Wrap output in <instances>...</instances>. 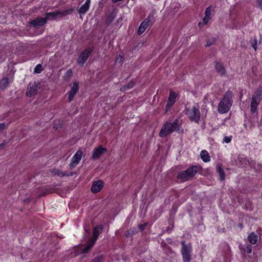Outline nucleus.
Listing matches in <instances>:
<instances>
[{"label":"nucleus","mask_w":262,"mask_h":262,"mask_svg":"<svg viewBox=\"0 0 262 262\" xmlns=\"http://www.w3.org/2000/svg\"><path fill=\"white\" fill-rule=\"evenodd\" d=\"M154 18V15L152 14H149L146 18L143 21H146V23L148 25H149L151 21V20Z\"/></svg>","instance_id":"nucleus-39"},{"label":"nucleus","mask_w":262,"mask_h":262,"mask_svg":"<svg viewBox=\"0 0 262 262\" xmlns=\"http://www.w3.org/2000/svg\"><path fill=\"white\" fill-rule=\"evenodd\" d=\"M9 79L8 77H5L0 80V90H5L9 85Z\"/></svg>","instance_id":"nucleus-18"},{"label":"nucleus","mask_w":262,"mask_h":262,"mask_svg":"<svg viewBox=\"0 0 262 262\" xmlns=\"http://www.w3.org/2000/svg\"><path fill=\"white\" fill-rule=\"evenodd\" d=\"M211 12V8L210 6L207 7L205 11V15L210 16Z\"/></svg>","instance_id":"nucleus-41"},{"label":"nucleus","mask_w":262,"mask_h":262,"mask_svg":"<svg viewBox=\"0 0 262 262\" xmlns=\"http://www.w3.org/2000/svg\"><path fill=\"white\" fill-rule=\"evenodd\" d=\"M224 141L226 143H229L231 141V138L229 137L226 136L224 139Z\"/></svg>","instance_id":"nucleus-47"},{"label":"nucleus","mask_w":262,"mask_h":262,"mask_svg":"<svg viewBox=\"0 0 262 262\" xmlns=\"http://www.w3.org/2000/svg\"><path fill=\"white\" fill-rule=\"evenodd\" d=\"M232 92L231 91H227L223 99L220 101L218 104L217 111L220 114L227 113L232 106Z\"/></svg>","instance_id":"nucleus-2"},{"label":"nucleus","mask_w":262,"mask_h":262,"mask_svg":"<svg viewBox=\"0 0 262 262\" xmlns=\"http://www.w3.org/2000/svg\"><path fill=\"white\" fill-rule=\"evenodd\" d=\"M201 167L197 165H192L185 170H182L179 172L177 178L182 182H186L194 177Z\"/></svg>","instance_id":"nucleus-3"},{"label":"nucleus","mask_w":262,"mask_h":262,"mask_svg":"<svg viewBox=\"0 0 262 262\" xmlns=\"http://www.w3.org/2000/svg\"><path fill=\"white\" fill-rule=\"evenodd\" d=\"M162 247L164 248V251L165 254L168 255H171V256L175 255V252L166 243L162 244Z\"/></svg>","instance_id":"nucleus-20"},{"label":"nucleus","mask_w":262,"mask_h":262,"mask_svg":"<svg viewBox=\"0 0 262 262\" xmlns=\"http://www.w3.org/2000/svg\"><path fill=\"white\" fill-rule=\"evenodd\" d=\"M48 18L47 16L45 17H37L36 19L32 20L30 22V24L35 28H38L44 26L47 21Z\"/></svg>","instance_id":"nucleus-12"},{"label":"nucleus","mask_w":262,"mask_h":262,"mask_svg":"<svg viewBox=\"0 0 262 262\" xmlns=\"http://www.w3.org/2000/svg\"><path fill=\"white\" fill-rule=\"evenodd\" d=\"M95 242V241L91 239V241L82 250V253L84 254L88 253L92 247L94 246Z\"/></svg>","instance_id":"nucleus-24"},{"label":"nucleus","mask_w":262,"mask_h":262,"mask_svg":"<svg viewBox=\"0 0 262 262\" xmlns=\"http://www.w3.org/2000/svg\"><path fill=\"white\" fill-rule=\"evenodd\" d=\"M259 102L260 101L252 98L250 104V111L252 114L256 112L257 106Z\"/></svg>","instance_id":"nucleus-21"},{"label":"nucleus","mask_w":262,"mask_h":262,"mask_svg":"<svg viewBox=\"0 0 262 262\" xmlns=\"http://www.w3.org/2000/svg\"><path fill=\"white\" fill-rule=\"evenodd\" d=\"M73 75V72L72 69H69L63 76L64 81H68L72 78Z\"/></svg>","instance_id":"nucleus-25"},{"label":"nucleus","mask_w":262,"mask_h":262,"mask_svg":"<svg viewBox=\"0 0 262 262\" xmlns=\"http://www.w3.org/2000/svg\"><path fill=\"white\" fill-rule=\"evenodd\" d=\"M216 40V38L215 37H212L211 39L208 40L207 41V43L206 45V47H210L212 45L214 44Z\"/></svg>","instance_id":"nucleus-38"},{"label":"nucleus","mask_w":262,"mask_h":262,"mask_svg":"<svg viewBox=\"0 0 262 262\" xmlns=\"http://www.w3.org/2000/svg\"><path fill=\"white\" fill-rule=\"evenodd\" d=\"M181 123L179 119H176L173 121H166L163 125L160 133L159 136L165 137L174 132H179Z\"/></svg>","instance_id":"nucleus-1"},{"label":"nucleus","mask_w":262,"mask_h":262,"mask_svg":"<svg viewBox=\"0 0 262 262\" xmlns=\"http://www.w3.org/2000/svg\"><path fill=\"white\" fill-rule=\"evenodd\" d=\"M239 227H243V225H242V224H239Z\"/></svg>","instance_id":"nucleus-51"},{"label":"nucleus","mask_w":262,"mask_h":262,"mask_svg":"<svg viewBox=\"0 0 262 262\" xmlns=\"http://www.w3.org/2000/svg\"><path fill=\"white\" fill-rule=\"evenodd\" d=\"M217 171L220 175L221 181H224L225 178V174L221 166L217 165L216 167Z\"/></svg>","instance_id":"nucleus-27"},{"label":"nucleus","mask_w":262,"mask_h":262,"mask_svg":"<svg viewBox=\"0 0 262 262\" xmlns=\"http://www.w3.org/2000/svg\"><path fill=\"white\" fill-rule=\"evenodd\" d=\"M252 98L260 101L262 99V86H259V88L255 92Z\"/></svg>","instance_id":"nucleus-17"},{"label":"nucleus","mask_w":262,"mask_h":262,"mask_svg":"<svg viewBox=\"0 0 262 262\" xmlns=\"http://www.w3.org/2000/svg\"><path fill=\"white\" fill-rule=\"evenodd\" d=\"M7 127V125L5 123H0V132L3 131L5 128H6Z\"/></svg>","instance_id":"nucleus-44"},{"label":"nucleus","mask_w":262,"mask_h":262,"mask_svg":"<svg viewBox=\"0 0 262 262\" xmlns=\"http://www.w3.org/2000/svg\"><path fill=\"white\" fill-rule=\"evenodd\" d=\"M239 248H240V249H243L244 250V251H246L248 254H250L252 252V247L250 245H249V244L246 245L245 249H244L242 247V245H240Z\"/></svg>","instance_id":"nucleus-36"},{"label":"nucleus","mask_w":262,"mask_h":262,"mask_svg":"<svg viewBox=\"0 0 262 262\" xmlns=\"http://www.w3.org/2000/svg\"><path fill=\"white\" fill-rule=\"evenodd\" d=\"M134 84H135V82L133 80H132L128 84L122 86L121 88V91H125L127 90L132 89L133 88Z\"/></svg>","instance_id":"nucleus-30"},{"label":"nucleus","mask_w":262,"mask_h":262,"mask_svg":"<svg viewBox=\"0 0 262 262\" xmlns=\"http://www.w3.org/2000/svg\"><path fill=\"white\" fill-rule=\"evenodd\" d=\"M24 201L25 203H29L30 202V201H29V200L28 199H25Z\"/></svg>","instance_id":"nucleus-50"},{"label":"nucleus","mask_w":262,"mask_h":262,"mask_svg":"<svg viewBox=\"0 0 262 262\" xmlns=\"http://www.w3.org/2000/svg\"><path fill=\"white\" fill-rule=\"evenodd\" d=\"M204 25H205V24H204V22L203 23L200 22L198 24V26L199 27V28H202V27H203Z\"/></svg>","instance_id":"nucleus-49"},{"label":"nucleus","mask_w":262,"mask_h":262,"mask_svg":"<svg viewBox=\"0 0 262 262\" xmlns=\"http://www.w3.org/2000/svg\"><path fill=\"white\" fill-rule=\"evenodd\" d=\"M54 191H55V189L54 188L51 187H48L43 190L41 194H40L39 195V196H44L48 194L52 193L54 192Z\"/></svg>","instance_id":"nucleus-29"},{"label":"nucleus","mask_w":262,"mask_h":262,"mask_svg":"<svg viewBox=\"0 0 262 262\" xmlns=\"http://www.w3.org/2000/svg\"><path fill=\"white\" fill-rule=\"evenodd\" d=\"M173 104L174 103L167 101L165 106L166 112L169 111Z\"/></svg>","instance_id":"nucleus-40"},{"label":"nucleus","mask_w":262,"mask_h":262,"mask_svg":"<svg viewBox=\"0 0 262 262\" xmlns=\"http://www.w3.org/2000/svg\"><path fill=\"white\" fill-rule=\"evenodd\" d=\"M116 17V14L115 13L112 12L111 14H109V15L107 17L106 20H105V24L107 26L110 25L113 21L114 20L115 18Z\"/></svg>","instance_id":"nucleus-28"},{"label":"nucleus","mask_w":262,"mask_h":262,"mask_svg":"<svg viewBox=\"0 0 262 262\" xmlns=\"http://www.w3.org/2000/svg\"><path fill=\"white\" fill-rule=\"evenodd\" d=\"M251 46L254 49L255 51L257 49V40L256 37H254L253 39L250 40Z\"/></svg>","instance_id":"nucleus-33"},{"label":"nucleus","mask_w":262,"mask_h":262,"mask_svg":"<svg viewBox=\"0 0 262 262\" xmlns=\"http://www.w3.org/2000/svg\"><path fill=\"white\" fill-rule=\"evenodd\" d=\"M148 26L149 25L147 24L146 21H142L138 29V34L139 35H141Z\"/></svg>","instance_id":"nucleus-23"},{"label":"nucleus","mask_w":262,"mask_h":262,"mask_svg":"<svg viewBox=\"0 0 262 262\" xmlns=\"http://www.w3.org/2000/svg\"><path fill=\"white\" fill-rule=\"evenodd\" d=\"M91 0H86L85 3L82 5L78 10V12L80 14H85L90 8Z\"/></svg>","instance_id":"nucleus-15"},{"label":"nucleus","mask_w":262,"mask_h":262,"mask_svg":"<svg viewBox=\"0 0 262 262\" xmlns=\"http://www.w3.org/2000/svg\"><path fill=\"white\" fill-rule=\"evenodd\" d=\"M68 100L69 102H71L74 99V97L75 94L69 92L68 93Z\"/></svg>","instance_id":"nucleus-42"},{"label":"nucleus","mask_w":262,"mask_h":262,"mask_svg":"<svg viewBox=\"0 0 262 262\" xmlns=\"http://www.w3.org/2000/svg\"><path fill=\"white\" fill-rule=\"evenodd\" d=\"M210 19V16L205 15L204 17L203 18V20L204 24L206 25Z\"/></svg>","instance_id":"nucleus-43"},{"label":"nucleus","mask_w":262,"mask_h":262,"mask_svg":"<svg viewBox=\"0 0 262 262\" xmlns=\"http://www.w3.org/2000/svg\"><path fill=\"white\" fill-rule=\"evenodd\" d=\"M103 227L102 225H97L93 229L92 240L96 242L99 235L102 232Z\"/></svg>","instance_id":"nucleus-14"},{"label":"nucleus","mask_w":262,"mask_h":262,"mask_svg":"<svg viewBox=\"0 0 262 262\" xmlns=\"http://www.w3.org/2000/svg\"><path fill=\"white\" fill-rule=\"evenodd\" d=\"M259 8L262 10V0H257Z\"/></svg>","instance_id":"nucleus-46"},{"label":"nucleus","mask_w":262,"mask_h":262,"mask_svg":"<svg viewBox=\"0 0 262 262\" xmlns=\"http://www.w3.org/2000/svg\"><path fill=\"white\" fill-rule=\"evenodd\" d=\"M42 70H43V69H42L41 64H38L35 67V68L34 69V72L35 73L39 74L42 71Z\"/></svg>","instance_id":"nucleus-37"},{"label":"nucleus","mask_w":262,"mask_h":262,"mask_svg":"<svg viewBox=\"0 0 262 262\" xmlns=\"http://www.w3.org/2000/svg\"><path fill=\"white\" fill-rule=\"evenodd\" d=\"M104 186V183L102 180H97L93 182L91 190L94 193L100 191Z\"/></svg>","instance_id":"nucleus-10"},{"label":"nucleus","mask_w":262,"mask_h":262,"mask_svg":"<svg viewBox=\"0 0 262 262\" xmlns=\"http://www.w3.org/2000/svg\"><path fill=\"white\" fill-rule=\"evenodd\" d=\"M120 60H121V61H122V57H121V58H120Z\"/></svg>","instance_id":"nucleus-53"},{"label":"nucleus","mask_w":262,"mask_h":262,"mask_svg":"<svg viewBox=\"0 0 262 262\" xmlns=\"http://www.w3.org/2000/svg\"><path fill=\"white\" fill-rule=\"evenodd\" d=\"M182 246L181 253L182 256L183 262H190L191 260L192 246L190 243H186L184 240L181 242Z\"/></svg>","instance_id":"nucleus-4"},{"label":"nucleus","mask_w":262,"mask_h":262,"mask_svg":"<svg viewBox=\"0 0 262 262\" xmlns=\"http://www.w3.org/2000/svg\"><path fill=\"white\" fill-rule=\"evenodd\" d=\"M38 89V84L36 82L30 83L26 93V96L31 97L36 94Z\"/></svg>","instance_id":"nucleus-11"},{"label":"nucleus","mask_w":262,"mask_h":262,"mask_svg":"<svg viewBox=\"0 0 262 262\" xmlns=\"http://www.w3.org/2000/svg\"><path fill=\"white\" fill-rule=\"evenodd\" d=\"M177 97V94L173 91H171L170 92L167 101L174 103Z\"/></svg>","instance_id":"nucleus-26"},{"label":"nucleus","mask_w":262,"mask_h":262,"mask_svg":"<svg viewBox=\"0 0 262 262\" xmlns=\"http://www.w3.org/2000/svg\"><path fill=\"white\" fill-rule=\"evenodd\" d=\"M137 232L138 231L137 229L136 228H134L133 229L127 231L125 233V236L126 237L132 236V235L137 233Z\"/></svg>","instance_id":"nucleus-34"},{"label":"nucleus","mask_w":262,"mask_h":262,"mask_svg":"<svg viewBox=\"0 0 262 262\" xmlns=\"http://www.w3.org/2000/svg\"><path fill=\"white\" fill-rule=\"evenodd\" d=\"M184 112L191 122L199 123L200 120V112L198 106H193L192 108L185 107Z\"/></svg>","instance_id":"nucleus-5"},{"label":"nucleus","mask_w":262,"mask_h":262,"mask_svg":"<svg viewBox=\"0 0 262 262\" xmlns=\"http://www.w3.org/2000/svg\"><path fill=\"white\" fill-rule=\"evenodd\" d=\"M6 144V142L5 141L3 142L2 143L0 144V149H3Z\"/></svg>","instance_id":"nucleus-48"},{"label":"nucleus","mask_w":262,"mask_h":262,"mask_svg":"<svg viewBox=\"0 0 262 262\" xmlns=\"http://www.w3.org/2000/svg\"><path fill=\"white\" fill-rule=\"evenodd\" d=\"M83 152L81 150L79 149L72 157L71 162L69 164V168L71 169L74 168L76 165L79 163L81 159Z\"/></svg>","instance_id":"nucleus-8"},{"label":"nucleus","mask_w":262,"mask_h":262,"mask_svg":"<svg viewBox=\"0 0 262 262\" xmlns=\"http://www.w3.org/2000/svg\"><path fill=\"white\" fill-rule=\"evenodd\" d=\"M78 91V83L77 82H74L73 83V86L71 87L70 92L73 93L74 94H76Z\"/></svg>","instance_id":"nucleus-31"},{"label":"nucleus","mask_w":262,"mask_h":262,"mask_svg":"<svg viewBox=\"0 0 262 262\" xmlns=\"http://www.w3.org/2000/svg\"><path fill=\"white\" fill-rule=\"evenodd\" d=\"M93 51V49L91 48H88L83 51L78 57L77 62L83 66Z\"/></svg>","instance_id":"nucleus-7"},{"label":"nucleus","mask_w":262,"mask_h":262,"mask_svg":"<svg viewBox=\"0 0 262 262\" xmlns=\"http://www.w3.org/2000/svg\"><path fill=\"white\" fill-rule=\"evenodd\" d=\"M201 158L205 162H208L210 161V157L208 152L206 150H203L200 153Z\"/></svg>","instance_id":"nucleus-22"},{"label":"nucleus","mask_w":262,"mask_h":262,"mask_svg":"<svg viewBox=\"0 0 262 262\" xmlns=\"http://www.w3.org/2000/svg\"><path fill=\"white\" fill-rule=\"evenodd\" d=\"M106 151L107 149L106 148L103 147L102 145H99L93 151L91 158L94 160H98L101 155Z\"/></svg>","instance_id":"nucleus-9"},{"label":"nucleus","mask_w":262,"mask_h":262,"mask_svg":"<svg viewBox=\"0 0 262 262\" xmlns=\"http://www.w3.org/2000/svg\"><path fill=\"white\" fill-rule=\"evenodd\" d=\"M104 260V257L103 255H99L94 257L92 262H103Z\"/></svg>","instance_id":"nucleus-32"},{"label":"nucleus","mask_w":262,"mask_h":262,"mask_svg":"<svg viewBox=\"0 0 262 262\" xmlns=\"http://www.w3.org/2000/svg\"><path fill=\"white\" fill-rule=\"evenodd\" d=\"M239 162L242 165L245 166L249 163V160L247 158H245L243 156H240L238 158Z\"/></svg>","instance_id":"nucleus-35"},{"label":"nucleus","mask_w":262,"mask_h":262,"mask_svg":"<svg viewBox=\"0 0 262 262\" xmlns=\"http://www.w3.org/2000/svg\"><path fill=\"white\" fill-rule=\"evenodd\" d=\"M74 11L73 8L64 10L62 11L56 10L53 12L46 13L48 19L52 20L60 19L66 16L71 14Z\"/></svg>","instance_id":"nucleus-6"},{"label":"nucleus","mask_w":262,"mask_h":262,"mask_svg":"<svg viewBox=\"0 0 262 262\" xmlns=\"http://www.w3.org/2000/svg\"><path fill=\"white\" fill-rule=\"evenodd\" d=\"M214 64H215L214 68H215L216 71L221 76H224L226 73V71L225 67L223 65V64H222L216 61L214 62Z\"/></svg>","instance_id":"nucleus-13"},{"label":"nucleus","mask_w":262,"mask_h":262,"mask_svg":"<svg viewBox=\"0 0 262 262\" xmlns=\"http://www.w3.org/2000/svg\"><path fill=\"white\" fill-rule=\"evenodd\" d=\"M52 172L54 173L55 175H57L60 177H63L64 176H72L73 175V172L68 173V172H63L61 170L59 169H53L52 170Z\"/></svg>","instance_id":"nucleus-16"},{"label":"nucleus","mask_w":262,"mask_h":262,"mask_svg":"<svg viewBox=\"0 0 262 262\" xmlns=\"http://www.w3.org/2000/svg\"><path fill=\"white\" fill-rule=\"evenodd\" d=\"M248 239L251 244L254 245L256 244L258 241V236L254 232H252L249 235Z\"/></svg>","instance_id":"nucleus-19"},{"label":"nucleus","mask_w":262,"mask_h":262,"mask_svg":"<svg viewBox=\"0 0 262 262\" xmlns=\"http://www.w3.org/2000/svg\"><path fill=\"white\" fill-rule=\"evenodd\" d=\"M146 224H140L139 225V229L141 231H143L144 229H145V228L146 226Z\"/></svg>","instance_id":"nucleus-45"},{"label":"nucleus","mask_w":262,"mask_h":262,"mask_svg":"<svg viewBox=\"0 0 262 262\" xmlns=\"http://www.w3.org/2000/svg\"><path fill=\"white\" fill-rule=\"evenodd\" d=\"M54 128H56V129H57V127H55V126H54Z\"/></svg>","instance_id":"nucleus-52"}]
</instances>
